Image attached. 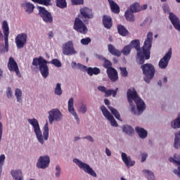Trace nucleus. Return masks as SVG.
Instances as JSON below:
<instances>
[{"instance_id":"nucleus-14","label":"nucleus","mask_w":180,"mask_h":180,"mask_svg":"<svg viewBox=\"0 0 180 180\" xmlns=\"http://www.w3.org/2000/svg\"><path fill=\"white\" fill-rule=\"evenodd\" d=\"M101 110L103 116L105 117V118L109 120V122H110L111 125H112L114 127H117L118 124H117V122H116V120H115V117H113V115L110 114V112L108 110V108H106L105 105L101 106Z\"/></svg>"},{"instance_id":"nucleus-49","label":"nucleus","mask_w":180,"mask_h":180,"mask_svg":"<svg viewBox=\"0 0 180 180\" xmlns=\"http://www.w3.org/2000/svg\"><path fill=\"white\" fill-rule=\"evenodd\" d=\"M56 178H60V175H61V167H60V165H57L56 167Z\"/></svg>"},{"instance_id":"nucleus-7","label":"nucleus","mask_w":180,"mask_h":180,"mask_svg":"<svg viewBox=\"0 0 180 180\" xmlns=\"http://www.w3.org/2000/svg\"><path fill=\"white\" fill-rule=\"evenodd\" d=\"M73 29L82 34H86V33H88V27H86L84 21L81 20V18L79 17H77L75 19Z\"/></svg>"},{"instance_id":"nucleus-64","label":"nucleus","mask_w":180,"mask_h":180,"mask_svg":"<svg viewBox=\"0 0 180 180\" xmlns=\"http://www.w3.org/2000/svg\"><path fill=\"white\" fill-rule=\"evenodd\" d=\"M158 84L161 86V85H162V82L161 80H160L158 82Z\"/></svg>"},{"instance_id":"nucleus-24","label":"nucleus","mask_w":180,"mask_h":180,"mask_svg":"<svg viewBox=\"0 0 180 180\" xmlns=\"http://www.w3.org/2000/svg\"><path fill=\"white\" fill-rule=\"evenodd\" d=\"M137 13V11H133L131 10V6H130L129 10H127L124 14L125 18L128 22H134L136 18H134V13Z\"/></svg>"},{"instance_id":"nucleus-20","label":"nucleus","mask_w":180,"mask_h":180,"mask_svg":"<svg viewBox=\"0 0 180 180\" xmlns=\"http://www.w3.org/2000/svg\"><path fill=\"white\" fill-rule=\"evenodd\" d=\"M106 74L112 82H116L119 79L117 70L115 68H110L106 70Z\"/></svg>"},{"instance_id":"nucleus-21","label":"nucleus","mask_w":180,"mask_h":180,"mask_svg":"<svg viewBox=\"0 0 180 180\" xmlns=\"http://www.w3.org/2000/svg\"><path fill=\"white\" fill-rule=\"evenodd\" d=\"M68 112L74 116L75 118V120L78 124H79V118L78 117V115H77V112H75V110L74 109V98H70L68 101Z\"/></svg>"},{"instance_id":"nucleus-63","label":"nucleus","mask_w":180,"mask_h":180,"mask_svg":"<svg viewBox=\"0 0 180 180\" xmlns=\"http://www.w3.org/2000/svg\"><path fill=\"white\" fill-rule=\"evenodd\" d=\"M163 82H164L165 84H166V82H168V79H167V77H165V78L163 79Z\"/></svg>"},{"instance_id":"nucleus-29","label":"nucleus","mask_w":180,"mask_h":180,"mask_svg":"<svg viewBox=\"0 0 180 180\" xmlns=\"http://www.w3.org/2000/svg\"><path fill=\"white\" fill-rule=\"evenodd\" d=\"M11 175L15 180H23V176L22 174V170H12Z\"/></svg>"},{"instance_id":"nucleus-22","label":"nucleus","mask_w":180,"mask_h":180,"mask_svg":"<svg viewBox=\"0 0 180 180\" xmlns=\"http://www.w3.org/2000/svg\"><path fill=\"white\" fill-rule=\"evenodd\" d=\"M169 19L172 22L176 30H179V32H180V21L179 19L176 18V15H175L173 13H169Z\"/></svg>"},{"instance_id":"nucleus-42","label":"nucleus","mask_w":180,"mask_h":180,"mask_svg":"<svg viewBox=\"0 0 180 180\" xmlns=\"http://www.w3.org/2000/svg\"><path fill=\"white\" fill-rule=\"evenodd\" d=\"M15 96L17 98V102H22V90L20 89H15Z\"/></svg>"},{"instance_id":"nucleus-45","label":"nucleus","mask_w":180,"mask_h":180,"mask_svg":"<svg viewBox=\"0 0 180 180\" xmlns=\"http://www.w3.org/2000/svg\"><path fill=\"white\" fill-rule=\"evenodd\" d=\"M51 64H53V65H55V67H58V68H60V67H62V65H63L61 62L57 58L53 59L51 61Z\"/></svg>"},{"instance_id":"nucleus-54","label":"nucleus","mask_w":180,"mask_h":180,"mask_svg":"<svg viewBox=\"0 0 180 180\" xmlns=\"http://www.w3.org/2000/svg\"><path fill=\"white\" fill-rule=\"evenodd\" d=\"M2 131H3V125L2 122H0V141L2 140Z\"/></svg>"},{"instance_id":"nucleus-48","label":"nucleus","mask_w":180,"mask_h":180,"mask_svg":"<svg viewBox=\"0 0 180 180\" xmlns=\"http://www.w3.org/2000/svg\"><path fill=\"white\" fill-rule=\"evenodd\" d=\"M77 70H81V71H86L88 70L86 66H85L82 64H80V63H77Z\"/></svg>"},{"instance_id":"nucleus-60","label":"nucleus","mask_w":180,"mask_h":180,"mask_svg":"<svg viewBox=\"0 0 180 180\" xmlns=\"http://www.w3.org/2000/svg\"><path fill=\"white\" fill-rule=\"evenodd\" d=\"M54 36V33H53V32H49V39H51Z\"/></svg>"},{"instance_id":"nucleus-15","label":"nucleus","mask_w":180,"mask_h":180,"mask_svg":"<svg viewBox=\"0 0 180 180\" xmlns=\"http://www.w3.org/2000/svg\"><path fill=\"white\" fill-rule=\"evenodd\" d=\"M2 29L3 33L4 34V43H5V49L6 51H9V25H8V22L4 20L2 23Z\"/></svg>"},{"instance_id":"nucleus-34","label":"nucleus","mask_w":180,"mask_h":180,"mask_svg":"<svg viewBox=\"0 0 180 180\" xmlns=\"http://www.w3.org/2000/svg\"><path fill=\"white\" fill-rule=\"evenodd\" d=\"M108 108L109 109V110H110L111 113H112V115L115 116V119H117V120H120V122H122V118L120 117V114L119 113V111H117V110L115 109L112 106H108Z\"/></svg>"},{"instance_id":"nucleus-33","label":"nucleus","mask_w":180,"mask_h":180,"mask_svg":"<svg viewBox=\"0 0 180 180\" xmlns=\"http://www.w3.org/2000/svg\"><path fill=\"white\" fill-rule=\"evenodd\" d=\"M174 148H180V131H179L177 133L174 134Z\"/></svg>"},{"instance_id":"nucleus-19","label":"nucleus","mask_w":180,"mask_h":180,"mask_svg":"<svg viewBox=\"0 0 180 180\" xmlns=\"http://www.w3.org/2000/svg\"><path fill=\"white\" fill-rule=\"evenodd\" d=\"M174 158H169V161L170 162H173V164H175L177 167V169H174V174H175V175H177V176L179 175H180V155H177V154H174Z\"/></svg>"},{"instance_id":"nucleus-3","label":"nucleus","mask_w":180,"mask_h":180,"mask_svg":"<svg viewBox=\"0 0 180 180\" xmlns=\"http://www.w3.org/2000/svg\"><path fill=\"white\" fill-rule=\"evenodd\" d=\"M27 122L32 126L39 143H40V144H44V140H49V123L46 122L44 124L43 134H41L40 125L39 124V121H37V120L35 118L28 119Z\"/></svg>"},{"instance_id":"nucleus-2","label":"nucleus","mask_w":180,"mask_h":180,"mask_svg":"<svg viewBox=\"0 0 180 180\" xmlns=\"http://www.w3.org/2000/svg\"><path fill=\"white\" fill-rule=\"evenodd\" d=\"M127 96L129 103V108H131V112L134 115H136V105L133 104V101H134L139 112H143L144 109H146V103H144V101L139 97L136 90L134 89L131 91L130 89H128Z\"/></svg>"},{"instance_id":"nucleus-50","label":"nucleus","mask_w":180,"mask_h":180,"mask_svg":"<svg viewBox=\"0 0 180 180\" xmlns=\"http://www.w3.org/2000/svg\"><path fill=\"white\" fill-rule=\"evenodd\" d=\"M72 5H84V0H71Z\"/></svg>"},{"instance_id":"nucleus-59","label":"nucleus","mask_w":180,"mask_h":180,"mask_svg":"<svg viewBox=\"0 0 180 180\" xmlns=\"http://www.w3.org/2000/svg\"><path fill=\"white\" fill-rule=\"evenodd\" d=\"M163 10L165 12H169V8L167 6H165L164 8H163Z\"/></svg>"},{"instance_id":"nucleus-23","label":"nucleus","mask_w":180,"mask_h":180,"mask_svg":"<svg viewBox=\"0 0 180 180\" xmlns=\"http://www.w3.org/2000/svg\"><path fill=\"white\" fill-rule=\"evenodd\" d=\"M122 160L128 168L129 167L134 166V164H136V162L134 160H131L130 156H127V154L125 153H122Z\"/></svg>"},{"instance_id":"nucleus-62","label":"nucleus","mask_w":180,"mask_h":180,"mask_svg":"<svg viewBox=\"0 0 180 180\" xmlns=\"http://www.w3.org/2000/svg\"><path fill=\"white\" fill-rule=\"evenodd\" d=\"M77 63H75V62H72V67L73 68H75V67H77Z\"/></svg>"},{"instance_id":"nucleus-26","label":"nucleus","mask_w":180,"mask_h":180,"mask_svg":"<svg viewBox=\"0 0 180 180\" xmlns=\"http://www.w3.org/2000/svg\"><path fill=\"white\" fill-rule=\"evenodd\" d=\"M108 1L109 3L111 12H112V13H120V7L119 6V5H117V4H116V2H115L113 0H108Z\"/></svg>"},{"instance_id":"nucleus-46","label":"nucleus","mask_w":180,"mask_h":180,"mask_svg":"<svg viewBox=\"0 0 180 180\" xmlns=\"http://www.w3.org/2000/svg\"><path fill=\"white\" fill-rule=\"evenodd\" d=\"M91 38L87 37L84 39H82L80 41V43L83 44V46H88L89 43H91Z\"/></svg>"},{"instance_id":"nucleus-57","label":"nucleus","mask_w":180,"mask_h":180,"mask_svg":"<svg viewBox=\"0 0 180 180\" xmlns=\"http://www.w3.org/2000/svg\"><path fill=\"white\" fill-rule=\"evenodd\" d=\"M104 103L105 105H107V106H109L110 105V101L108 98L104 99Z\"/></svg>"},{"instance_id":"nucleus-53","label":"nucleus","mask_w":180,"mask_h":180,"mask_svg":"<svg viewBox=\"0 0 180 180\" xmlns=\"http://www.w3.org/2000/svg\"><path fill=\"white\" fill-rule=\"evenodd\" d=\"M141 162H144L147 160V153H143L141 155Z\"/></svg>"},{"instance_id":"nucleus-39","label":"nucleus","mask_w":180,"mask_h":180,"mask_svg":"<svg viewBox=\"0 0 180 180\" xmlns=\"http://www.w3.org/2000/svg\"><path fill=\"white\" fill-rule=\"evenodd\" d=\"M56 6L58 8H60L61 9H64V8H67V1L65 0H56Z\"/></svg>"},{"instance_id":"nucleus-43","label":"nucleus","mask_w":180,"mask_h":180,"mask_svg":"<svg viewBox=\"0 0 180 180\" xmlns=\"http://www.w3.org/2000/svg\"><path fill=\"white\" fill-rule=\"evenodd\" d=\"M55 94L60 96L63 95V90L61 89V84L58 83L55 88Z\"/></svg>"},{"instance_id":"nucleus-8","label":"nucleus","mask_w":180,"mask_h":180,"mask_svg":"<svg viewBox=\"0 0 180 180\" xmlns=\"http://www.w3.org/2000/svg\"><path fill=\"white\" fill-rule=\"evenodd\" d=\"M38 8L39 15L41 16L44 22H45V23H53V15H51V13L46 10V8L44 7L39 6Z\"/></svg>"},{"instance_id":"nucleus-4","label":"nucleus","mask_w":180,"mask_h":180,"mask_svg":"<svg viewBox=\"0 0 180 180\" xmlns=\"http://www.w3.org/2000/svg\"><path fill=\"white\" fill-rule=\"evenodd\" d=\"M47 64H49V62L47 60L44 59L43 56L33 58L32 65L34 67H37L39 65V70L40 71L41 75H42V77L44 78H47L49 74V66Z\"/></svg>"},{"instance_id":"nucleus-56","label":"nucleus","mask_w":180,"mask_h":180,"mask_svg":"<svg viewBox=\"0 0 180 180\" xmlns=\"http://www.w3.org/2000/svg\"><path fill=\"white\" fill-rule=\"evenodd\" d=\"M105 153L108 155V157H110L112 155V152H110V150L109 148H105Z\"/></svg>"},{"instance_id":"nucleus-27","label":"nucleus","mask_w":180,"mask_h":180,"mask_svg":"<svg viewBox=\"0 0 180 180\" xmlns=\"http://www.w3.org/2000/svg\"><path fill=\"white\" fill-rule=\"evenodd\" d=\"M148 6L147 4H144L143 6H140L139 3H134L131 5V9L133 12H140L141 11H146L147 9Z\"/></svg>"},{"instance_id":"nucleus-40","label":"nucleus","mask_w":180,"mask_h":180,"mask_svg":"<svg viewBox=\"0 0 180 180\" xmlns=\"http://www.w3.org/2000/svg\"><path fill=\"white\" fill-rule=\"evenodd\" d=\"M131 51V47H130L129 45H127L121 51V53H122L123 56H129Z\"/></svg>"},{"instance_id":"nucleus-61","label":"nucleus","mask_w":180,"mask_h":180,"mask_svg":"<svg viewBox=\"0 0 180 180\" xmlns=\"http://www.w3.org/2000/svg\"><path fill=\"white\" fill-rule=\"evenodd\" d=\"M4 40V34H2V32L0 31V41H2Z\"/></svg>"},{"instance_id":"nucleus-17","label":"nucleus","mask_w":180,"mask_h":180,"mask_svg":"<svg viewBox=\"0 0 180 180\" xmlns=\"http://www.w3.org/2000/svg\"><path fill=\"white\" fill-rule=\"evenodd\" d=\"M27 42V34L21 33L15 37V44L17 49H23Z\"/></svg>"},{"instance_id":"nucleus-11","label":"nucleus","mask_w":180,"mask_h":180,"mask_svg":"<svg viewBox=\"0 0 180 180\" xmlns=\"http://www.w3.org/2000/svg\"><path fill=\"white\" fill-rule=\"evenodd\" d=\"M63 54L64 56H72L77 54V51L74 49L72 41H69L63 45Z\"/></svg>"},{"instance_id":"nucleus-55","label":"nucleus","mask_w":180,"mask_h":180,"mask_svg":"<svg viewBox=\"0 0 180 180\" xmlns=\"http://www.w3.org/2000/svg\"><path fill=\"white\" fill-rule=\"evenodd\" d=\"M83 139H86V140H89L91 143H94V138H92V136H84L83 137Z\"/></svg>"},{"instance_id":"nucleus-44","label":"nucleus","mask_w":180,"mask_h":180,"mask_svg":"<svg viewBox=\"0 0 180 180\" xmlns=\"http://www.w3.org/2000/svg\"><path fill=\"white\" fill-rule=\"evenodd\" d=\"M112 65V62L108 59H105L103 63V67L106 68V70H110V68H113Z\"/></svg>"},{"instance_id":"nucleus-41","label":"nucleus","mask_w":180,"mask_h":180,"mask_svg":"<svg viewBox=\"0 0 180 180\" xmlns=\"http://www.w3.org/2000/svg\"><path fill=\"white\" fill-rule=\"evenodd\" d=\"M122 131L124 133H127V134H133V133H134V129H133L132 127L129 125H125L123 127Z\"/></svg>"},{"instance_id":"nucleus-10","label":"nucleus","mask_w":180,"mask_h":180,"mask_svg":"<svg viewBox=\"0 0 180 180\" xmlns=\"http://www.w3.org/2000/svg\"><path fill=\"white\" fill-rule=\"evenodd\" d=\"M80 14L78 15V18L82 19L84 22H86L87 19H94V13L92 9L88 7H84L79 10Z\"/></svg>"},{"instance_id":"nucleus-52","label":"nucleus","mask_w":180,"mask_h":180,"mask_svg":"<svg viewBox=\"0 0 180 180\" xmlns=\"http://www.w3.org/2000/svg\"><path fill=\"white\" fill-rule=\"evenodd\" d=\"M6 96L8 98H12V89H11V87H8Z\"/></svg>"},{"instance_id":"nucleus-58","label":"nucleus","mask_w":180,"mask_h":180,"mask_svg":"<svg viewBox=\"0 0 180 180\" xmlns=\"http://www.w3.org/2000/svg\"><path fill=\"white\" fill-rule=\"evenodd\" d=\"M98 60H101V61H105L106 60V58L103 57V56H98Z\"/></svg>"},{"instance_id":"nucleus-1","label":"nucleus","mask_w":180,"mask_h":180,"mask_svg":"<svg viewBox=\"0 0 180 180\" xmlns=\"http://www.w3.org/2000/svg\"><path fill=\"white\" fill-rule=\"evenodd\" d=\"M129 46L131 49H136L137 51L136 59L139 60V64L143 65L146 60H150V50L153 46V32H149L147 34V37L143 43L142 50L140 49V40L139 39L132 40Z\"/></svg>"},{"instance_id":"nucleus-18","label":"nucleus","mask_w":180,"mask_h":180,"mask_svg":"<svg viewBox=\"0 0 180 180\" xmlns=\"http://www.w3.org/2000/svg\"><path fill=\"white\" fill-rule=\"evenodd\" d=\"M98 89L101 92H103L105 94V98L110 96V95H112L113 98H115L117 94V91H119L118 88H116L115 90H112V89L106 90V87L103 86H98Z\"/></svg>"},{"instance_id":"nucleus-13","label":"nucleus","mask_w":180,"mask_h":180,"mask_svg":"<svg viewBox=\"0 0 180 180\" xmlns=\"http://www.w3.org/2000/svg\"><path fill=\"white\" fill-rule=\"evenodd\" d=\"M50 165V157L49 155L40 156L37 162V168L46 169Z\"/></svg>"},{"instance_id":"nucleus-51","label":"nucleus","mask_w":180,"mask_h":180,"mask_svg":"<svg viewBox=\"0 0 180 180\" xmlns=\"http://www.w3.org/2000/svg\"><path fill=\"white\" fill-rule=\"evenodd\" d=\"M79 112L83 114L86 113V105L82 104V105L79 108Z\"/></svg>"},{"instance_id":"nucleus-38","label":"nucleus","mask_w":180,"mask_h":180,"mask_svg":"<svg viewBox=\"0 0 180 180\" xmlns=\"http://www.w3.org/2000/svg\"><path fill=\"white\" fill-rule=\"evenodd\" d=\"M171 126L172 129H180V117H178L177 118L174 119L172 122Z\"/></svg>"},{"instance_id":"nucleus-35","label":"nucleus","mask_w":180,"mask_h":180,"mask_svg":"<svg viewBox=\"0 0 180 180\" xmlns=\"http://www.w3.org/2000/svg\"><path fill=\"white\" fill-rule=\"evenodd\" d=\"M25 12L27 13H33V11H34V5L31 3H25L24 4Z\"/></svg>"},{"instance_id":"nucleus-16","label":"nucleus","mask_w":180,"mask_h":180,"mask_svg":"<svg viewBox=\"0 0 180 180\" xmlns=\"http://www.w3.org/2000/svg\"><path fill=\"white\" fill-rule=\"evenodd\" d=\"M49 120L50 124H53V122L54 120L56 122H60V120H61V117H63V115L58 109H53L49 112Z\"/></svg>"},{"instance_id":"nucleus-28","label":"nucleus","mask_w":180,"mask_h":180,"mask_svg":"<svg viewBox=\"0 0 180 180\" xmlns=\"http://www.w3.org/2000/svg\"><path fill=\"white\" fill-rule=\"evenodd\" d=\"M108 51L112 54V56H115V57H120L122 56V52L119 51L118 49H116V48L114 47L112 44H108Z\"/></svg>"},{"instance_id":"nucleus-6","label":"nucleus","mask_w":180,"mask_h":180,"mask_svg":"<svg viewBox=\"0 0 180 180\" xmlns=\"http://www.w3.org/2000/svg\"><path fill=\"white\" fill-rule=\"evenodd\" d=\"M73 162L78 165L80 169H83L86 172V174L91 175V176L96 178V172L94 171V169H92L91 166H89V165L84 163L77 158L74 159Z\"/></svg>"},{"instance_id":"nucleus-32","label":"nucleus","mask_w":180,"mask_h":180,"mask_svg":"<svg viewBox=\"0 0 180 180\" xmlns=\"http://www.w3.org/2000/svg\"><path fill=\"white\" fill-rule=\"evenodd\" d=\"M117 32L119 34H120V36L122 37H125L127 36V34H129V31L127 30V29H126V27H124V26L122 25H117Z\"/></svg>"},{"instance_id":"nucleus-30","label":"nucleus","mask_w":180,"mask_h":180,"mask_svg":"<svg viewBox=\"0 0 180 180\" xmlns=\"http://www.w3.org/2000/svg\"><path fill=\"white\" fill-rule=\"evenodd\" d=\"M135 130L141 139H146V137H147L148 132L143 128L136 127Z\"/></svg>"},{"instance_id":"nucleus-12","label":"nucleus","mask_w":180,"mask_h":180,"mask_svg":"<svg viewBox=\"0 0 180 180\" xmlns=\"http://www.w3.org/2000/svg\"><path fill=\"white\" fill-rule=\"evenodd\" d=\"M7 67L11 72H15L16 75L20 78L21 75L20 72L19 71V66L13 57L9 58Z\"/></svg>"},{"instance_id":"nucleus-31","label":"nucleus","mask_w":180,"mask_h":180,"mask_svg":"<svg viewBox=\"0 0 180 180\" xmlns=\"http://www.w3.org/2000/svg\"><path fill=\"white\" fill-rule=\"evenodd\" d=\"M86 72L90 77H92V75H98L101 74V69H99V68H88Z\"/></svg>"},{"instance_id":"nucleus-9","label":"nucleus","mask_w":180,"mask_h":180,"mask_svg":"<svg viewBox=\"0 0 180 180\" xmlns=\"http://www.w3.org/2000/svg\"><path fill=\"white\" fill-rule=\"evenodd\" d=\"M171 57H172V49L170 48L163 58H162L159 61V68L161 70H165V68L168 67V64H169Z\"/></svg>"},{"instance_id":"nucleus-47","label":"nucleus","mask_w":180,"mask_h":180,"mask_svg":"<svg viewBox=\"0 0 180 180\" xmlns=\"http://www.w3.org/2000/svg\"><path fill=\"white\" fill-rule=\"evenodd\" d=\"M120 70L121 71L122 77H127V75H129V73L127 72V70L126 69V68H120Z\"/></svg>"},{"instance_id":"nucleus-25","label":"nucleus","mask_w":180,"mask_h":180,"mask_svg":"<svg viewBox=\"0 0 180 180\" xmlns=\"http://www.w3.org/2000/svg\"><path fill=\"white\" fill-rule=\"evenodd\" d=\"M103 25L105 29H110L113 26V22H112V17L109 15L103 16Z\"/></svg>"},{"instance_id":"nucleus-36","label":"nucleus","mask_w":180,"mask_h":180,"mask_svg":"<svg viewBox=\"0 0 180 180\" xmlns=\"http://www.w3.org/2000/svg\"><path fill=\"white\" fill-rule=\"evenodd\" d=\"M143 172L145 174L148 180H155V177L154 176V173L148 169H143Z\"/></svg>"},{"instance_id":"nucleus-5","label":"nucleus","mask_w":180,"mask_h":180,"mask_svg":"<svg viewBox=\"0 0 180 180\" xmlns=\"http://www.w3.org/2000/svg\"><path fill=\"white\" fill-rule=\"evenodd\" d=\"M143 74L145 75L144 81L146 84H150L151 79L155 75V68L151 63L143 64L141 66Z\"/></svg>"},{"instance_id":"nucleus-37","label":"nucleus","mask_w":180,"mask_h":180,"mask_svg":"<svg viewBox=\"0 0 180 180\" xmlns=\"http://www.w3.org/2000/svg\"><path fill=\"white\" fill-rule=\"evenodd\" d=\"M32 2L39 4V5H44V6H49L51 5V0H31Z\"/></svg>"}]
</instances>
